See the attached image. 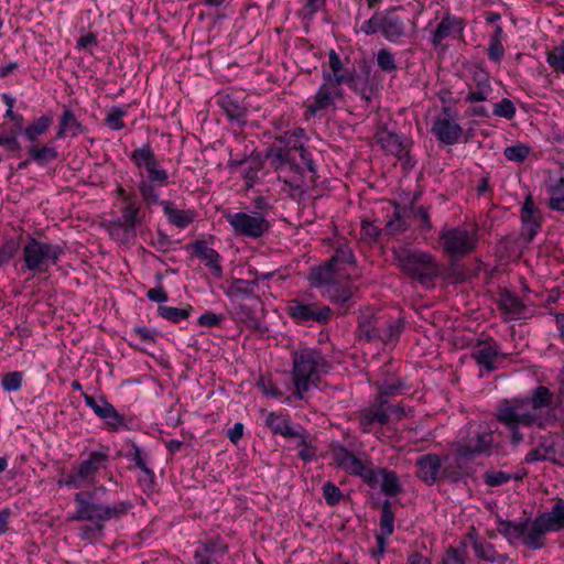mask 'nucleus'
I'll return each mask as SVG.
<instances>
[{
	"label": "nucleus",
	"mask_w": 564,
	"mask_h": 564,
	"mask_svg": "<svg viewBox=\"0 0 564 564\" xmlns=\"http://www.w3.org/2000/svg\"><path fill=\"white\" fill-rule=\"evenodd\" d=\"M543 454L549 462L564 465V437L557 434H547L540 437Z\"/></svg>",
	"instance_id": "33"
},
{
	"label": "nucleus",
	"mask_w": 564,
	"mask_h": 564,
	"mask_svg": "<svg viewBox=\"0 0 564 564\" xmlns=\"http://www.w3.org/2000/svg\"><path fill=\"white\" fill-rule=\"evenodd\" d=\"M341 274L327 262L325 265L312 269L308 279L312 286H325L327 290L337 283V278Z\"/></svg>",
	"instance_id": "35"
},
{
	"label": "nucleus",
	"mask_w": 564,
	"mask_h": 564,
	"mask_svg": "<svg viewBox=\"0 0 564 564\" xmlns=\"http://www.w3.org/2000/svg\"><path fill=\"white\" fill-rule=\"evenodd\" d=\"M194 254L205 263L212 275L216 279L223 276V267L220 264V254L217 250L209 247L205 240H197L192 245Z\"/></svg>",
	"instance_id": "28"
},
{
	"label": "nucleus",
	"mask_w": 564,
	"mask_h": 564,
	"mask_svg": "<svg viewBox=\"0 0 564 564\" xmlns=\"http://www.w3.org/2000/svg\"><path fill=\"white\" fill-rule=\"evenodd\" d=\"M83 398L85 404L93 410L95 415L106 423L109 431L119 432L129 429L124 415L120 414L104 395L95 399L93 395L83 393Z\"/></svg>",
	"instance_id": "20"
},
{
	"label": "nucleus",
	"mask_w": 564,
	"mask_h": 564,
	"mask_svg": "<svg viewBox=\"0 0 564 564\" xmlns=\"http://www.w3.org/2000/svg\"><path fill=\"white\" fill-rule=\"evenodd\" d=\"M127 116V110L121 107H112L105 118V123L111 130H122L126 126L123 118Z\"/></svg>",
	"instance_id": "53"
},
{
	"label": "nucleus",
	"mask_w": 564,
	"mask_h": 564,
	"mask_svg": "<svg viewBox=\"0 0 564 564\" xmlns=\"http://www.w3.org/2000/svg\"><path fill=\"white\" fill-rule=\"evenodd\" d=\"M325 295L332 302L344 304V303L348 302L351 299L352 292H351V290L349 288H346V286L338 288L335 284L334 286L328 288L326 290Z\"/></svg>",
	"instance_id": "61"
},
{
	"label": "nucleus",
	"mask_w": 564,
	"mask_h": 564,
	"mask_svg": "<svg viewBox=\"0 0 564 564\" xmlns=\"http://www.w3.org/2000/svg\"><path fill=\"white\" fill-rule=\"evenodd\" d=\"M326 7V0H303L300 14L305 20H312L316 13L323 11Z\"/></svg>",
	"instance_id": "55"
},
{
	"label": "nucleus",
	"mask_w": 564,
	"mask_h": 564,
	"mask_svg": "<svg viewBox=\"0 0 564 564\" xmlns=\"http://www.w3.org/2000/svg\"><path fill=\"white\" fill-rule=\"evenodd\" d=\"M322 489L324 499L328 506L337 505L343 498L340 489L330 481L325 482Z\"/></svg>",
	"instance_id": "63"
},
{
	"label": "nucleus",
	"mask_w": 564,
	"mask_h": 564,
	"mask_svg": "<svg viewBox=\"0 0 564 564\" xmlns=\"http://www.w3.org/2000/svg\"><path fill=\"white\" fill-rule=\"evenodd\" d=\"M442 564H467L466 552L456 547H448L443 556Z\"/></svg>",
	"instance_id": "64"
},
{
	"label": "nucleus",
	"mask_w": 564,
	"mask_h": 564,
	"mask_svg": "<svg viewBox=\"0 0 564 564\" xmlns=\"http://www.w3.org/2000/svg\"><path fill=\"white\" fill-rule=\"evenodd\" d=\"M521 236L527 242L534 239L542 227V217L540 210L535 207L533 198L528 195L521 208Z\"/></svg>",
	"instance_id": "24"
},
{
	"label": "nucleus",
	"mask_w": 564,
	"mask_h": 564,
	"mask_svg": "<svg viewBox=\"0 0 564 564\" xmlns=\"http://www.w3.org/2000/svg\"><path fill=\"white\" fill-rule=\"evenodd\" d=\"M358 423L362 433H371L377 426L389 423V413L386 409V401H380L378 406L361 409L358 414Z\"/></svg>",
	"instance_id": "25"
},
{
	"label": "nucleus",
	"mask_w": 564,
	"mask_h": 564,
	"mask_svg": "<svg viewBox=\"0 0 564 564\" xmlns=\"http://www.w3.org/2000/svg\"><path fill=\"white\" fill-rule=\"evenodd\" d=\"M24 373L22 371H11L2 376V389L12 392L18 391L23 382Z\"/></svg>",
	"instance_id": "60"
},
{
	"label": "nucleus",
	"mask_w": 564,
	"mask_h": 564,
	"mask_svg": "<svg viewBox=\"0 0 564 564\" xmlns=\"http://www.w3.org/2000/svg\"><path fill=\"white\" fill-rule=\"evenodd\" d=\"M67 132H70L74 137L83 132L82 124L70 109H66L61 116L56 139H63Z\"/></svg>",
	"instance_id": "44"
},
{
	"label": "nucleus",
	"mask_w": 564,
	"mask_h": 564,
	"mask_svg": "<svg viewBox=\"0 0 564 564\" xmlns=\"http://www.w3.org/2000/svg\"><path fill=\"white\" fill-rule=\"evenodd\" d=\"M413 213L412 208L394 205V212L391 219L387 221V227L391 232L403 231L409 227L408 218Z\"/></svg>",
	"instance_id": "45"
},
{
	"label": "nucleus",
	"mask_w": 564,
	"mask_h": 564,
	"mask_svg": "<svg viewBox=\"0 0 564 564\" xmlns=\"http://www.w3.org/2000/svg\"><path fill=\"white\" fill-rule=\"evenodd\" d=\"M2 100L7 105V110L4 113V118L8 119L12 123V134L11 135H2V145H7L11 150H19L20 143L18 141V134L22 133L24 126V118L21 113L14 112L13 107L15 104L14 97L2 94Z\"/></svg>",
	"instance_id": "27"
},
{
	"label": "nucleus",
	"mask_w": 564,
	"mask_h": 564,
	"mask_svg": "<svg viewBox=\"0 0 564 564\" xmlns=\"http://www.w3.org/2000/svg\"><path fill=\"white\" fill-rule=\"evenodd\" d=\"M163 213L169 223L180 229L186 228L195 219L196 213L192 209H177L171 200H160Z\"/></svg>",
	"instance_id": "32"
},
{
	"label": "nucleus",
	"mask_w": 564,
	"mask_h": 564,
	"mask_svg": "<svg viewBox=\"0 0 564 564\" xmlns=\"http://www.w3.org/2000/svg\"><path fill=\"white\" fill-rule=\"evenodd\" d=\"M479 243L477 228L464 226L444 227L440 232V245L451 260H460L473 253Z\"/></svg>",
	"instance_id": "11"
},
{
	"label": "nucleus",
	"mask_w": 564,
	"mask_h": 564,
	"mask_svg": "<svg viewBox=\"0 0 564 564\" xmlns=\"http://www.w3.org/2000/svg\"><path fill=\"white\" fill-rule=\"evenodd\" d=\"M499 307L512 319L523 317L525 312L523 302L511 292H503L500 295Z\"/></svg>",
	"instance_id": "38"
},
{
	"label": "nucleus",
	"mask_w": 564,
	"mask_h": 564,
	"mask_svg": "<svg viewBox=\"0 0 564 564\" xmlns=\"http://www.w3.org/2000/svg\"><path fill=\"white\" fill-rule=\"evenodd\" d=\"M191 311L192 306H188L187 308H180L167 305H160L158 307L159 316L173 324H177L187 319L191 315Z\"/></svg>",
	"instance_id": "48"
},
{
	"label": "nucleus",
	"mask_w": 564,
	"mask_h": 564,
	"mask_svg": "<svg viewBox=\"0 0 564 564\" xmlns=\"http://www.w3.org/2000/svg\"><path fill=\"white\" fill-rule=\"evenodd\" d=\"M131 162L138 169H143L147 173H140L138 183L139 193L148 205H158L160 194L158 187H165L170 184L169 172L160 164L150 143H145L134 149L129 155Z\"/></svg>",
	"instance_id": "5"
},
{
	"label": "nucleus",
	"mask_w": 564,
	"mask_h": 564,
	"mask_svg": "<svg viewBox=\"0 0 564 564\" xmlns=\"http://www.w3.org/2000/svg\"><path fill=\"white\" fill-rule=\"evenodd\" d=\"M552 397L549 388L539 386L530 398L506 400L498 406L496 419L509 431L513 445L524 440L521 427L544 426V414L552 404Z\"/></svg>",
	"instance_id": "3"
},
{
	"label": "nucleus",
	"mask_w": 564,
	"mask_h": 564,
	"mask_svg": "<svg viewBox=\"0 0 564 564\" xmlns=\"http://www.w3.org/2000/svg\"><path fill=\"white\" fill-rule=\"evenodd\" d=\"M28 151L30 159L37 163L40 166H44L47 163L55 161L58 156V152L53 145H32Z\"/></svg>",
	"instance_id": "46"
},
{
	"label": "nucleus",
	"mask_w": 564,
	"mask_h": 564,
	"mask_svg": "<svg viewBox=\"0 0 564 564\" xmlns=\"http://www.w3.org/2000/svg\"><path fill=\"white\" fill-rule=\"evenodd\" d=\"M139 469L140 474L137 478L139 486L143 491H152L155 487L156 479L154 471L148 465L139 467Z\"/></svg>",
	"instance_id": "58"
},
{
	"label": "nucleus",
	"mask_w": 564,
	"mask_h": 564,
	"mask_svg": "<svg viewBox=\"0 0 564 564\" xmlns=\"http://www.w3.org/2000/svg\"><path fill=\"white\" fill-rule=\"evenodd\" d=\"M517 109L509 98H503L495 104L492 113L497 117L511 120L516 116Z\"/></svg>",
	"instance_id": "59"
},
{
	"label": "nucleus",
	"mask_w": 564,
	"mask_h": 564,
	"mask_svg": "<svg viewBox=\"0 0 564 564\" xmlns=\"http://www.w3.org/2000/svg\"><path fill=\"white\" fill-rule=\"evenodd\" d=\"M299 440L297 445L301 447L299 457L304 462H312L316 457L315 448L310 444V434L305 430L304 437H296Z\"/></svg>",
	"instance_id": "62"
},
{
	"label": "nucleus",
	"mask_w": 564,
	"mask_h": 564,
	"mask_svg": "<svg viewBox=\"0 0 564 564\" xmlns=\"http://www.w3.org/2000/svg\"><path fill=\"white\" fill-rule=\"evenodd\" d=\"M351 70L352 69L346 68L340 56L334 50H330L328 53V69L323 68L322 79H326V76L328 75L336 79L343 78L344 84L347 82V77Z\"/></svg>",
	"instance_id": "39"
},
{
	"label": "nucleus",
	"mask_w": 564,
	"mask_h": 564,
	"mask_svg": "<svg viewBox=\"0 0 564 564\" xmlns=\"http://www.w3.org/2000/svg\"><path fill=\"white\" fill-rule=\"evenodd\" d=\"M379 525L380 531L376 536L388 539L394 531V513L389 500L382 503Z\"/></svg>",
	"instance_id": "47"
},
{
	"label": "nucleus",
	"mask_w": 564,
	"mask_h": 564,
	"mask_svg": "<svg viewBox=\"0 0 564 564\" xmlns=\"http://www.w3.org/2000/svg\"><path fill=\"white\" fill-rule=\"evenodd\" d=\"M260 170L261 164L256 161L250 162L243 166L241 176L245 180L246 189H250L256 185Z\"/></svg>",
	"instance_id": "56"
},
{
	"label": "nucleus",
	"mask_w": 564,
	"mask_h": 564,
	"mask_svg": "<svg viewBox=\"0 0 564 564\" xmlns=\"http://www.w3.org/2000/svg\"><path fill=\"white\" fill-rule=\"evenodd\" d=\"M64 250L61 246L31 238L23 248V261L28 270L45 273L57 264Z\"/></svg>",
	"instance_id": "14"
},
{
	"label": "nucleus",
	"mask_w": 564,
	"mask_h": 564,
	"mask_svg": "<svg viewBox=\"0 0 564 564\" xmlns=\"http://www.w3.org/2000/svg\"><path fill=\"white\" fill-rule=\"evenodd\" d=\"M360 31L366 35H373L378 32L392 43H398L406 35V22L391 8L386 11H376L372 17L364 21Z\"/></svg>",
	"instance_id": "13"
},
{
	"label": "nucleus",
	"mask_w": 564,
	"mask_h": 564,
	"mask_svg": "<svg viewBox=\"0 0 564 564\" xmlns=\"http://www.w3.org/2000/svg\"><path fill=\"white\" fill-rule=\"evenodd\" d=\"M344 85H347L349 89L360 96V98L367 104L371 101L373 96V84L371 83V74L368 68H365L360 74L352 69Z\"/></svg>",
	"instance_id": "29"
},
{
	"label": "nucleus",
	"mask_w": 564,
	"mask_h": 564,
	"mask_svg": "<svg viewBox=\"0 0 564 564\" xmlns=\"http://www.w3.org/2000/svg\"><path fill=\"white\" fill-rule=\"evenodd\" d=\"M377 64L380 69L386 73H393L398 68L393 53L387 48H382L378 52Z\"/></svg>",
	"instance_id": "54"
},
{
	"label": "nucleus",
	"mask_w": 564,
	"mask_h": 564,
	"mask_svg": "<svg viewBox=\"0 0 564 564\" xmlns=\"http://www.w3.org/2000/svg\"><path fill=\"white\" fill-rule=\"evenodd\" d=\"M378 142L381 148L389 154L402 156L405 153V145L401 135L386 131L379 134Z\"/></svg>",
	"instance_id": "41"
},
{
	"label": "nucleus",
	"mask_w": 564,
	"mask_h": 564,
	"mask_svg": "<svg viewBox=\"0 0 564 564\" xmlns=\"http://www.w3.org/2000/svg\"><path fill=\"white\" fill-rule=\"evenodd\" d=\"M225 219L230 225L235 236L249 239H260L271 228L270 221L262 213H226Z\"/></svg>",
	"instance_id": "16"
},
{
	"label": "nucleus",
	"mask_w": 564,
	"mask_h": 564,
	"mask_svg": "<svg viewBox=\"0 0 564 564\" xmlns=\"http://www.w3.org/2000/svg\"><path fill=\"white\" fill-rule=\"evenodd\" d=\"M494 447V430L485 422L467 424L456 443V452L463 458L488 455Z\"/></svg>",
	"instance_id": "10"
},
{
	"label": "nucleus",
	"mask_w": 564,
	"mask_h": 564,
	"mask_svg": "<svg viewBox=\"0 0 564 564\" xmlns=\"http://www.w3.org/2000/svg\"><path fill=\"white\" fill-rule=\"evenodd\" d=\"M393 253L401 271L422 285L432 284L440 273L438 263L427 251L401 247Z\"/></svg>",
	"instance_id": "9"
},
{
	"label": "nucleus",
	"mask_w": 564,
	"mask_h": 564,
	"mask_svg": "<svg viewBox=\"0 0 564 564\" xmlns=\"http://www.w3.org/2000/svg\"><path fill=\"white\" fill-rule=\"evenodd\" d=\"M220 107L231 122L239 126L245 124L248 109L241 98L235 95H225L220 99Z\"/></svg>",
	"instance_id": "31"
},
{
	"label": "nucleus",
	"mask_w": 564,
	"mask_h": 564,
	"mask_svg": "<svg viewBox=\"0 0 564 564\" xmlns=\"http://www.w3.org/2000/svg\"><path fill=\"white\" fill-rule=\"evenodd\" d=\"M330 367L329 361L318 349L302 348L294 351L292 358L293 395L303 400L311 388L317 387L321 376L329 372Z\"/></svg>",
	"instance_id": "7"
},
{
	"label": "nucleus",
	"mask_w": 564,
	"mask_h": 564,
	"mask_svg": "<svg viewBox=\"0 0 564 564\" xmlns=\"http://www.w3.org/2000/svg\"><path fill=\"white\" fill-rule=\"evenodd\" d=\"M228 545L220 538L198 543L194 552V564H227Z\"/></svg>",
	"instance_id": "22"
},
{
	"label": "nucleus",
	"mask_w": 564,
	"mask_h": 564,
	"mask_svg": "<svg viewBox=\"0 0 564 564\" xmlns=\"http://www.w3.org/2000/svg\"><path fill=\"white\" fill-rule=\"evenodd\" d=\"M257 290L258 283L256 281L237 279L228 286L226 290V295L231 301L253 299L257 297Z\"/></svg>",
	"instance_id": "37"
},
{
	"label": "nucleus",
	"mask_w": 564,
	"mask_h": 564,
	"mask_svg": "<svg viewBox=\"0 0 564 564\" xmlns=\"http://www.w3.org/2000/svg\"><path fill=\"white\" fill-rule=\"evenodd\" d=\"M328 262L341 274L348 267L355 264V256L349 246L341 245L335 250Z\"/></svg>",
	"instance_id": "43"
},
{
	"label": "nucleus",
	"mask_w": 564,
	"mask_h": 564,
	"mask_svg": "<svg viewBox=\"0 0 564 564\" xmlns=\"http://www.w3.org/2000/svg\"><path fill=\"white\" fill-rule=\"evenodd\" d=\"M109 447L90 452L86 458L80 459L68 473L63 474L58 480V486L78 491H85L84 489L89 487L94 489L98 482V473L109 465Z\"/></svg>",
	"instance_id": "8"
},
{
	"label": "nucleus",
	"mask_w": 564,
	"mask_h": 564,
	"mask_svg": "<svg viewBox=\"0 0 564 564\" xmlns=\"http://www.w3.org/2000/svg\"><path fill=\"white\" fill-rule=\"evenodd\" d=\"M462 31V20L454 15L446 14L437 24L436 29L432 32L431 43L434 47H437L445 39L454 35L456 32L459 33Z\"/></svg>",
	"instance_id": "30"
},
{
	"label": "nucleus",
	"mask_w": 564,
	"mask_h": 564,
	"mask_svg": "<svg viewBox=\"0 0 564 564\" xmlns=\"http://www.w3.org/2000/svg\"><path fill=\"white\" fill-rule=\"evenodd\" d=\"M107 492L108 488L99 485L89 491H77L74 495L76 507L69 520L91 522L80 528L79 536L82 540L95 541L101 538L104 535L105 522L119 520L132 509L133 505L130 500L104 503L100 498Z\"/></svg>",
	"instance_id": "2"
},
{
	"label": "nucleus",
	"mask_w": 564,
	"mask_h": 564,
	"mask_svg": "<svg viewBox=\"0 0 564 564\" xmlns=\"http://www.w3.org/2000/svg\"><path fill=\"white\" fill-rule=\"evenodd\" d=\"M531 148L524 143L507 147L503 155L508 161L522 163L530 154Z\"/></svg>",
	"instance_id": "52"
},
{
	"label": "nucleus",
	"mask_w": 564,
	"mask_h": 564,
	"mask_svg": "<svg viewBox=\"0 0 564 564\" xmlns=\"http://www.w3.org/2000/svg\"><path fill=\"white\" fill-rule=\"evenodd\" d=\"M377 486L380 484L381 491L390 497L399 495L402 490L399 477L395 471L386 468H375Z\"/></svg>",
	"instance_id": "36"
},
{
	"label": "nucleus",
	"mask_w": 564,
	"mask_h": 564,
	"mask_svg": "<svg viewBox=\"0 0 564 564\" xmlns=\"http://www.w3.org/2000/svg\"><path fill=\"white\" fill-rule=\"evenodd\" d=\"M305 130L294 128L285 131L275 138L274 142L267 149L265 156L270 165L278 173V180L283 181V191H289L292 197L303 194L304 167L312 174V178L316 173L311 153L304 148L303 139Z\"/></svg>",
	"instance_id": "1"
},
{
	"label": "nucleus",
	"mask_w": 564,
	"mask_h": 564,
	"mask_svg": "<svg viewBox=\"0 0 564 564\" xmlns=\"http://www.w3.org/2000/svg\"><path fill=\"white\" fill-rule=\"evenodd\" d=\"M53 123V115H43L36 118L26 128L23 127L22 133L30 142H35L40 135L46 133Z\"/></svg>",
	"instance_id": "42"
},
{
	"label": "nucleus",
	"mask_w": 564,
	"mask_h": 564,
	"mask_svg": "<svg viewBox=\"0 0 564 564\" xmlns=\"http://www.w3.org/2000/svg\"><path fill=\"white\" fill-rule=\"evenodd\" d=\"M264 424L274 435H281L284 438L305 436V429L300 424H294L290 414L285 411L267 412Z\"/></svg>",
	"instance_id": "23"
},
{
	"label": "nucleus",
	"mask_w": 564,
	"mask_h": 564,
	"mask_svg": "<svg viewBox=\"0 0 564 564\" xmlns=\"http://www.w3.org/2000/svg\"><path fill=\"white\" fill-rule=\"evenodd\" d=\"M431 132L437 141L445 145L458 143L464 134V130L458 121L457 110L451 106L442 107L441 111L434 117Z\"/></svg>",
	"instance_id": "18"
},
{
	"label": "nucleus",
	"mask_w": 564,
	"mask_h": 564,
	"mask_svg": "<svg viewBox=\"0 0 564 564\" xmlns=\"http://www.w3.org/2000/svg\"><path fill=\"white\" fill-rule=\"evenodd\" d=\"M345 95L343 78L336 79L327 75L315 95L305 105V113L310 117H317L329 110H335L337 105L344 101Z\"/></svg>",
	"instance_id": "15"
},
{
	"label": "nucleus",
	"mask_w": 564,
	"mask_h": 564,
	"mask_svg": "<svg viewBox=\"0 0 564 564\" xmlns=\"http://www.w3.org/2000/svg\"><path fill=\"white\" fill-rule=\"evenodd\" d=\"M139 206L137 203L130 198L127 199L126 206L121 210V219L123 223V226L133 231L134 227L138 223V215H139Z\"/></svg>",
	"instance_id": "49"
},
{
	"label": "nucleus",
	"mask_w": 564,
	"mask_h": 564,
	"mask_svg": "<svg viewBox=\"0 0 564 564\" xmlns=\"http://www.w3.org/2000/svg\"><path fill=\"white\" fill-rule=\"evenodd\" d=\"M330 456L338 469L361 478L371 488L377 487L373 465L367 454L356 455L344 445L336 444L332 446Z\"/></svg>",
	"instance_id": "12"
},
{
	"label": "nucleus",
	"mask_w": 564,
	"mask_h": 564,
	"mask_svg": "<svg viewBox=\"0 0 564 564\" xmlns=\"http://www.w3.org/2000/svg\"><path fill=\"white\" fill-rule=\"evenodd\" d=\"M546 63L553 70L564 74V41L546 52Z\"/></svg>",
	"instance_id": "50"
},
{
	"label": "nucleus",
	"mask_w": 564,
	"mask_h": 564,
	"mask_svg": "<svg viewBox=\"0 0 564 564\" xmlns=\"http://www.w3.org/2000/svg\"><path fill=\"white\" fill-rule=\"evenodd\" d=\"M289 317L299 325H324L332 318L329 306L306 299H292L285 308Z\"/></svg>",
	"instance_id": "17"
},
{
	"label": "nucleus",
	"mask_w": 564,
	"mask_h": 564,
	"mask_svg": "<svg viewBox=\"0 0 564 564\" xmlns=\"http://www.w3.org/2000/svg\"><path fill=\"white\" fill-rule=\"evenodd\" d=\"M131 162L138 169H143L147 173H140L138 183L139 193L148 205H158L160 194L158 187H165L170 184L169 172L160 164L150 143H145L134 149L129 155Z\"/></svg>",
	"instance_id": "6"
},
{
	"label": "nucleus",
	"mask_w": 564,
	"mask_h": 564,
	"mask_svg": "<svg viewBox=\"0 0 564 564\" xmlns=\"http://www.w3.org/2000/svg\"><path fill=\"white\" fill-rule=\"evenodd\" d=\"M403 325L399 319L375 317L373 321L359 324L360 336L368 340H381L384 344L395 341L402 333Z\"/></svg>",
	"instance_id": "19"
},
{
	"label": "nucleus",
	"mask_w": 564,
	"mask_h": 564,
	"mask_svg": "<svg viewBox=\"0 0 564 564\" xmlns=\"http://www.w3.org/2000/svg\"><path fill=\"white\" fill-rule=\"evenodd\" d=\"M470 75L465 102L478 104L489 100L494 93L489 73L481 67H474Z\"/></svg>",
	"instance_id": "21"
},
{
	"label": "nucleus",
	"mask_w": 564,
	"mask_h": 564,
	"mask_svg": "<svg viewBox=\"0 0 564 564\" xmlns=\"http://www.w3.org/2000/svg\"><path fill=\"white\" fill-rule=\"evenodd\" d=\"M476 364L488 372L497 369L496 362L499 357L505 358L500 352L498 344L494 339L479 341L471 352Z\"/></svg>",
	"instance_id": "26"
},
{
	"label": "nucleus",
	"mask_w": 564,
	"mask_h": 564,
	"mask_svg": "<svg viewBox=\"0 0 564 564\" xmlns=\"http://www.w3.org/2000/svg\"><path fill=\"white\" fill-rule=\"evenodd\" d=\"M417 476L429 485L436 482L441 469V458L434 454L422 456L416 462Z\"/></svg>",
	"instance_id": "34"
},
{
	"label": "nucleus",
	"mask_w": 564,
	"mask_h": 564,
	"mask_svg": "<svg viewBox=\"0 0 564 564\" xmlns=\"http://www.w3.org/2000/svg\"><path fill=\"white\" fill-rule=\"evenodd\" d=\"M549 206L553 210L564 213V180L561 178L556 185L549 188Z\"/></svg>",
	"instance_id": "51"
},
{
	"label": "nucleus",
	"mask_w": 564,
	"mask_h": 564,
	"mask_svg": "<svg viewBox=\"0 0 564 564\" xmlns=\"http://www.w3.org/2000/svg\"><path fill=\"white\" fill-rule=\"evenodd\" d=\"M513 478V474L502 470H488L484 475V481L487 486L497 487L507 484Z\"/></svg>",
	"instance_id": "57"
},
{
	"label": "nucleus",
	"mask_w": 564,
	"mask_h": 564,
	"mask_svg": "<svg viewBox=\"0 0 564 564\" xmlns=\"http://www.w3.org/2000/svg\"><path fill=\"white\" fill-rule=\"evenodd\" d=\"M564 529V498H557L552 508L535 519L522 521L498 520L497 531L509 543L521 542L530 550H540L545 545V534Z\"/></svg>",
	"instance_id": "4"
},
{
	"label": "nucleus",
	"mask_w": 564,
	"mask_h": 564,
	"mask_svg": "<svg viewBox=\"0 0 564 564\" xmlns=\"http://www.w3.org/2000/svg\"><path fill=\"white\" fill-rule=\"evenodd\" d=\"M473 549L476 557H478L481 561L490 563H503L508 561L507 555L499 554L492 544L484 540H476L473 543Z\"/></svg>",
	"instance_id": "40"
}]
</instances>
